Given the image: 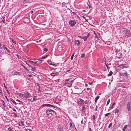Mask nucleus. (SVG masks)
I'll return each instance as SVG.
<instances>
[{"label":"nucleus","instance_id":"1","mask_svg":"<svg viewBox=\"0 0 131 131\" xmlns=\"http://www.w3.org/2000/svg\"><path fill=\"white\" fill-rule=\"evenodd\" d=\"M122 30L125 32V34L126 36H129L131 35V33L130 31L126 28L123 29Z\"/></svg>","mask_w":131,"mask_h":131},{"label":"nucleus","instance_id":"2","mask_svg":"<svg viewBox=\"0 0 131 131\" xmlns=\"http://www.w3.org/2000/svg\"><path fill=\"white\" fill-rule=\"evenodd\" d=\"M24 94V97L26 98H28L30 96V94L27 92H26Z\"/></svg>","mask_w":131,"mask_h":131},{"label":"nucleus","instance_id":"3","mask_svg":"<svg viewBox=\"0 0 131 131\" xmlns=\"http://www.w3.org/2000/svg\"><path fill=\"white\" fill-rule=\"evenodd\" d=\"M69 24L70 26H73L75 25V23L74 21L71 20L69 21Z\"/></svg>","mask_w":131,"mask_h":131},{"label":"nucleus","instance_id":"4","mask_svg":"<svg viewBox=\"0 0 131 131\" xmlns=\"http://www.w3.org/2000/svg\"><path fill=\"white\" fill-rule=\"evenodd\" d=\"M50 75L52 76H55L58 74V73L56 71H53L50 74Z\"/></svg>","mask_w":131,"mask_h":131},{"label":"nucleus","instance_id":"5","mask_svg":"<svg viewBox=\"0 0 131 131\" xmlns=\"http://www.w3.org/2000/svg\"><path fill=\"white\" fill-rule=\"evenodd\" d=\"M119 67L121 68H127V65L125 64H122L119 65Z\"/></svg>","mask_w":131,"mask_h":131},{"label":"nucleus","instance_id":"6","mask_svg":"<svg viewBox=\"0 0 131 131\" xmlns=\"http://www.w3.org/2000/svg\"><path fill=\"white\" fill-rule=\"evenodd\" d=\"M74 42L75 45L77 44L78 46H79L80 45V43L79 40H75Z\"/></svg>","mask_w":131,"mask_h":131},{"label":"nucleus","instance_id":"7","mask_svg":"<svg viewBox=\"0 0 131 131\" xmlns=\"http://www.w3.org/2000/svg\"><path fill=\"white\" fill-rule=\"evenodd\" d=\"M130 104L129 102H128L127 104V108L128 111H129L130 110Z\"/></svg>","mask_w":131,"mask_h":131},{"label":"nucleus","instance_id":"8","mask_svg":"<svg viewBox=\"0 0 131 131\" xmlns=\"http://www.w3.org/2000/svg\"><path fill=\"white\" fill-rule=\"evenodd\" d=\"M50 111H51V110L50 109H48L46 111V113L47 115L50 114Z\"/></svg>","mask_w":131,"mask_h":131},{"label":"nucleus","instance_id":"9","mask_svg":"<svg viewBox=\"0 0 131 131\" xmlns=\"http://www.w3.org/2000/svg\"><path fill=\"white\" fill-rule=\"evenodd\" d=\"M78 37H80L81 38L84 39V40L85 41L86 39L88 37V36H85V37H81L80 36H78Z\"/></svg>","mask_w":131,"mask_h":131},{"label":"nucleus","instance_id":"10","mask_svg":"<svg viewBox=\"0 0 131 131\" xmlns=\"http://www.w3.org/2000/svg\"><path fill=\"white\" fill-rule=\"evenodd\" d=\"M50 114H51V115H53L54 114H56V112H55L54 111L52 110H51V111H50Z\"/></svg>","mask_w":131,"mask_h":131},{"label":"nucleus","instance_id":"11","mask_svg":"<svg viewBox=\"0 0 131 131\" xmlns=\"http://www.w3.org/2000/svg\"><path fill=\"white\" fill-rule=\"evenodd\" d=\"M28 66L29 67L31 68V70L32 71H35V70L36 69L35 67H32L29 65H28Z\"/></svg>","mask_w":131,"mask_h":131},{"label":"nucleus","instance_id":"12","mask_svg":"<svg viewBox=\"0 0 131 131\" xmlns=\"http://www.w3.org/2000/svg\"><path fill=\"white\" fill-rule=\"evenodd\" d=\"M3 20L2 21L3 23H5V20L6 19H7L5 17V16H3L2 17Z\"/></svg>","mask_w":131,"mask_h":131},{"label":"nucleus","instance_id":"13","mask_svg":"<svg viewBox=\"0 0 131 131\" xmlns=\"http://www.w3.org/2000/svg\"><path fill=\"white\" fill-rule=\"evenodd\" d=\"M84 101L82 99H80V101H79V104H82L83 103Z\"/></svg>","mask_w":131,"mask_h":131},{"label":"nucleus","instance_id":"14","mask_svg":"<svg viewBox=\"0 0 131 131\" xmlns=\"http://www.w3.org/2000/svg\"><path fill=\"white\" fill-rule=\"evenodd\" d=\"M3 48L4 49H6V50H7L8 52H10L9 51V50L8 49V48H7L6 47H5V45H3Z\"/></svg>","mask_w":131,"mask_h":131},{"label":"nucleus","instance_id":"15","mask_svg":"<svg viewBox=\"0 0 131 131\" xmlns=\"http://www.w3.org/2000/svg\"><path fill=\"white\" fill-rule=\"evenodd\" d=\"M48 63L50 65H52L54 66H56V65L55 64H53L51 63V61H47Z\"/></svg>","mask_w":131,"mask_h":131},{"label":"nucleus","instance_id":"16","mask_svg":"<svg viewBox=\"0 0 131 131\" xmlns=\"http://www.w3.org/2000/svg\"><path fill=\"white\" fill-rule=\"evenodd\" d=\"M85 106H83L82 107V111L84 113L85 112Z\"/></svg>","mask_w":131,"mask_h":131},{"label":"nucleus","instance_id":"17","mask_svg":"<svg viewBox=\"0 0 131 131\" xmlns=\"http://www.w3.org/2000/svg\"><path fill=\"white\" fill-rule=\"evenodd\" d=\"M21 125H22L23 126L24 125L22 121H20V122H19V123L18 124V125L19 126H20Z\"/></svg>","mask_w":131,"mask_h":131},{"label":"nucleus","instance_id":"18","mask_svg":"<svg viewBox=\"0 0 131 131\" xmlns=\"http://www.w3.org/2000/svg\"><path fill=\"white\" fill-rule=\"evenodd\" d=\"M99 97L100 96L99 95H97L96 96V98L95 99V101L96 102H97V100H98V99L99 98Z\"/></svg>","mask_w":131,"mask_h":131},{"label":"nucleus","instance_id":"19","mask_svg":"<svg viewBox=\"0 0 131 131\" xmlns=\"http://www.w3.org/2000/svg\"><path fill=\"white\" fill-rule=\"evenodd\" d=\"M44 105L47 106H51L52 107H53V105L49 104H45Z\"/></svg>","mask_w":131,"mask_h":131},{"label":"nucleus","instance_id":"20","mask_svg":"<svg viewBox=\"0 0 131 131\" xmlns=\"http://www.w3.org/2000/svg\"><path fill=\"white\" fill-rule=\"evenodd\" d=\"M18 95L20 97H24V94H23L21 93H19L18 94Z\"/></svg>","mask_w":131,"mask_h":131},{"label":"nucleus","instance_id":"21","mask_svg":"<svg viewBox=\"0 0 131 131\" xmlns=\"http://www.w3.org/2000/svg\"><path fill=\"white\" fill-rule=\"evenodd\" d=\"M127 125H125L124 126L123 129V131H125V129L127 128Z\"/></svg>","mask_w":131,"mask_h":131},{"label":"nucleus","instance_id":"22","mask_svg":"<svg viewBox=\"0 0 131 131\" xmlns=\"http://www.w3.org/2000/svg\"><path fill=\"white\" fill-rule=\"evenodd\" d=\"M112 73H113V72L112 71H110V72H109V73L108 74V76H111L112 74Z\"/></svg>","mask_w":131,"mask_h":131},{"label":"nucleus","instance_id":"23","mask_svg":"<svg viewBox=\"0 0 131 131\" xmlns=\"http://www.w3.org/2000/svg\"><path fill=\"white\" fill-rule=\"evenodd\" d=\"M10 100L15 105H16L17 104V103H16L15 101H14V100H13L12 99H11Z\"/></svg>","mask_w":131,"mask_h":131},{"label":"nucleus","instance_id":"24","mask_svg":"<svg viewBox=\"0 0 131 131\" xmlns=\"http://www.w3.org/2000/svg\"><path fill=\"white\" fill-rule=\"evenodd\" d=\"M42 60H40L39 61H37V64H39L41 63L42 62Z\"/></svg>","mask_w":131,"mask_h":131},{"label":"nucleus","instance_id":"25","mask_svg":"<svg viewBox=\"0 0 131 131\" xmlns=\"http://www.w3.org/2000/svg\"><path fill=\"white\" fill-rule=\"evenodd\" d=\"M115 105V103H113L112 105L110 107V108L111 109H112L113 108V106Z\"/></svg>","mask_w":131,"mask_h":131},{"label":"nucleus","instance_id":"26","mask_svg":"<svg viewBox=\"0 0 131 131\" xmlns=\"http://www.w3.org/2000/svg\"><path fill=\"white\" fill-rule=\"evenodd\" d=\"M119 112V110L118 109H116L115 110V113L116 114V113H118Z\"/></svg>","mask_w":131,"mask_h":131},{"label":"nucleus","instance_id":"27","mask_svg":"<svg viewBox=\"0 0 131 131\" xmlns=\"http://www.w3.org/2000/svg\"><path fill=\"white\" fill-rule=\"evenodd\" d=\"M16 101L18 102V103H17V104H20V103L22 102L21 101H20L18 99H17L16 100Z\"/></svg>","mask_w":131,"mask_h":131},{"label":"nucleus","instance_id":"28","mask_svg":"<svg viewBox=\"0 0 131 131\" xmlns=\"http://www.w3.org/2000/svg\"><path fill=\"white\" fill-rule=\"evenodd\" d=\"M48 56V55H47L46 56L42 58L43 59H45L47 58Z\"/></svg>","mask_w":131,"mask_h":131},{"label":"nucleus","instance_id":"29","mask_svg":"<svg viewBox=\"0 0 131 131\" xmlns=\"http://www.w3.org/2000/svg\"><path fill=\"white\" fill-rule=\"evenodd\" d=\"M85 53H83L81 54V57L82 58H83L85 56Z\"/></svg>","mask_w":131,"mask_h":131},{"label":"nucleus","instance_id":"30","mask_svg":"<svg viewBox=\"0 0 131 131\" xmlns=\"http://www.w3.org/2000/svg\"><path fill=\"white\" fill-rule=\"evenodd\" d=\"M2 103L3 105V106L4 107H5V103L4 102V101L3 100H2Z\"/></svg>","mask_w":131,"mask_h":131},{"label":"nucleus","instance_id":"31","mask_svg":"<svg viewBox=\"0 0 131 131\" xmlns=\"http://www.w3.org/2000/svg\"><path fill=\"white\" fill-rule=\"evenodd\" d=\"M34 98H32L30 99H29L28 100H30V101H34Z\"/></svg>","mask_w":131,"mask_h":131},{"label":"nucleus","instance_id":"32","mask_svg":"<svg viewBox=\"0 0 131 131\" xmlns=\"http://www.w3.org/2000/svg\"><path fill=\"white\" fill-rule=\"evenodd\" d=\"M8 131H14L10 127L8 128Z\"/></svg>","mask_w":131,"mask_h":131},{"label":"nucleus","instance_id":"33","mask_svg":"<svg viewBox=\"0 0 131 131\" xmlns=\"http://www.w3.org/2000/svg\"><path fill=\"white\" fill-rule=\"evenodd\" d=\"M28 2V1L27 0H24L23 1V2L24 3H27Z\"/></svg>","mask_w":131,"mask_h":131},{"label":"nucleus","instance_id":"34","mask_svg":"<svg viewBox=\"0 0 131 131\" xmlns=\"http://www.w3.org/2000/svg\"><path fill=\"white\" fill-rule=\"evenodd\" d=\"M74 55V53L72 55V56H71V59L72 60L73 59V56Z\"/></svg>","mask_w":131,"mask_h":131},{"label":"nucleus","instance_id":"35","mask_svg":"<svg viewBox=\"0 0 131 131\" xmlns=\"http://www.w3.org/2000/svg\"><path fill=\"white\" fill-rule=\"evenodd\" d=\"M31 62H32L35 64H37V61H31Z\"/></svg>","mask_w":131,"mask_h":131},{"label":"nucleus","instance_id":"36","mask_svg":"<svg viewBox=\"0 0 131 131\" xmlns=\"http://www.w3.org/2000/svg\"><path fill=\"white\" fill-rule=\"evenodd\" d=\"M110 114V113H108L107 114H105V116H107L108 115H109Z\"/></svg>","mask_w":131,"mask_h":131},{"label":"nucleus","instance_id":"37","mask_svg":"<svg viewBox=\"0 0 131 131\" xmlns=\"http://www.w3.org/2000/svg\"><path fill=\"white\" fill-rule=\"evenodd\" d=\"M110 102V99H108L107 101V103L106 104V105H108V104Z\"/></svg>","mask_w":131,"mask_h":131},{"label":"nucleus","instance_id":"38","mask_svg":"<svg viewBox=\"0 0 131 131\" xmlns=\"http://www.w3.org/2000/svg\"><path fill=\"white\" fill-rule=\"evenodd\" d=\"M12 40L13 43L16 44V42L15 41H14V39H12Z\"/></svg>","mask_w":131,"mask_h":131},{"label":"nucleus","instance_id":"39","mask_svg":"<svg viewBox=\"0 0 131 131\" xmlns=\"http://www.w3.org/2000/svg\"><path fill=\"white\" fill-rule=\"evenodd\" d=\"M13 114H14V115L16 117H17V115L15 113H13Z\"/></svg>","mask_w":131,"mask_h":131},{"label":"nucleus","instance_id":"40","mask_svg":"<svg viewBox=\"0 0 131 131\" xmlns=\"http://www.w3.org/2000/svg\"><path fill=\"white\" fill-rule=\"evenodd\" d=\"M93 119L95 120V115H93Z\"/></svg>","mask_w":131,"mask_h":131},{"label":"nucleus","instance_id":"41","mask_svg":"<svg viewBox=\"0 0 131 131\" xmlns=\"http://www.w3.org/2000/svg\"><path fill=\"white\" fill-rule=\"evenodd\" d=\"M112 124L111 123L110 124V125H109L108 126V128H110V126H111Z\"/></svg>","mask_w":131,"mask_h":131},{"label":"nucleus","instance_id":"42","mask_svg":"<svg viewBox=\"0 0 131 131\" xmlns=\"http://www.w3.org/2000/svg\"><path fill=\"white\" fill-rule=\"evenodd\" d=\"M5 97L6 98V100H7L8 101H9V100L7 98V96H5Z\"/></svg>","mask_w":131,"mask_h":131},{"label":"nucleus","instance_id":"43","mask_svg":"<svg viewBox=\"0 0 131 131\" xmlns=\"http://www.w3.org/2000/svg\"><path fill=\"white\" fill-rule=\"evenodd\" d=\"M72 123H70V125L71 127H72Z\"/></svg>","mask_w":131,"mask_h":131},{"label":"nucleus","instance_id":"44","mask_svg":"<svg viewBox=\"0 0 131 131\" xmlns=\"http://www.w3.org/2000/svg\"><path fill=\"white\" fill-rule=\"evenodd\" d=\"M88 7L87 6V8H88L89 7V8H90V6L88 4Z\"/></svg>","mask_w":131,"mask_h":131},{"label":"nucleus","instance_id":"45","mask_svg":"<svg viewBox=\"0 0 131 131\" xmlns=\"http://www.w3.org/2000/svg\"><path fill=\"white\" fill-rule=\"evenodd\" d=\"M41 41V40H39V41H36V42H37V43H38V42H40Z\"/></svg>","mask_w":131,"mask_h":131},{"label":"nucleus","instance_id":"46","mask_svg":"<svg viewBox=\"0 0 131 131\" xmlns=\"http://www.w3.org/2000/svg\"><path fill=\"white\" fill-rule=\"evenodd\" d=\"M124 74H125V76H127V73L126 72L124 73Z\"/></svg>","mask_w":131,"mask_h":131},{"label":"nucleus","instance_id":"47","mask_svg":"<svg viewBox=\"0 0 131 131\" xmlns=\"http://www.w3.org/2000/svg\"><path fill=\"white\" fill-rule=\"evenodd\" d=\"M44 49L45 51H47V49L46 48H44Z\"/></svg>","mask_w":131,"mask_h":131},{"label":"nucleus","instance_id":"48","mask_svg":"<svg viewBox=\"0 0 131 131\" xmlns=\"http://www.w3.org/2000/svg\"><path fill=\"white\" fill-rule=\"evenodd\" d=\"M13 111H15V112H16V110L15 108H13Z\"/></svg>","mask_w":131,"mask_h":131},{"label":"nucleus","instance_id":"49","mask_svg":"<svg viewBox=\"0 0 131 131\" xmlns=\"http://www.w3.org/2000/svg\"><path fill=\"white\" fill-rule=\"evenodd\" d=\"M33 12L32 11H31L30 12V13L31 14H32Z\"/></svg>","mask_w":131,"mask_h":131},{"label":"nucleus","instance_id":"50","mask_svg":"<svg viewBox=\"0 0 131 131\" xmlns=\"http://www.w3.org/2000/svg\"><path fill=\"white\" fill-rule=\"evenodd\" d=\"M91 131V128H89V131Z\"/></svg>","mask_w":131,"mask_h":131},{"label":"nucleus","instance_id":"51","mask_svg":"<svg viewBox=\"0 0 131 131\" xmlns=\"http://www.w3.org/2000/svg\"><path fill=\"white\" fill-rule=\"evenodd\" d=\"M69 80V79H68L65 80L66 81H68Z\"/></svg>","mask_w":131,"mask_h":131},{"label":"nucleus","instance_id":"52","mask_svg":"<svg viewBox=\"0 0 131 131\" xmlns=\"http://www.w3.org/2000/svg\"><path fill=\"white\" fill-rule=\"evenodd\" d=\"M105 64L106 66H107V64L106 63V62H105Z\"/></svg>","mask_w":131,"mask_h":131},{"label":"nucleus","instance_id":"53","mask_svg":"<svg viewBox=\"0 0 131 131\" xmlns=\"http://www.w3.org/2000/svg\"><path fill=\"white\" fill-rule=\"evenodd\" d=\"M86 89L88 90H89L90 89V88H87Z\"/></svg>","mask_w":131,"mask_h":131},{"label":"nucleus","instance_id":"54","mask_svg":"<svg viewBox=\"0 0 131 131\" xmlns=\"http://www.w3.org/2000/svg\"><path fill=\"white\" fill-rule=\"evenodd\" d=\"M89 84H90L91 85V84H92V83H90V82H89Z\"/></svg>","mask_w":131,"mask_h":131},{"label":"nucleus","instance_id":"55","mask_svg":"<svg viewBox=\"0 0 131 131\" xmlns=\"http://www.w3.org/2000/svg\"><path fill=\"white\" fill-rule=\"evenodd\" d=\"M4 87L6 89L7 88V87H6V86H5V85H4Z\"/></svg>","mask_w":131,"mask_h":131},{"label":"nucleus","instance_id":"56","mask_svg":"<svg viewBox=\"0 0 131 131\" xmlns=\"http://www.w3.org/2000/svg\"><path fill=\"white\" fill-rule=\"evenodd\" d=\"M106 66V67H107V69L108 68V65H107V66Z\"/></svg>","mask_w":131,"mask_h":131},{"label":"nucleus","instance_id":"57","mask_svg":"<svg viewBox=\"0 0 131 131\" xmlns=\"http://www.w3.org/2000/svg\"><path fill=\"white\" fill-rule=\"evenodd\" d=\"M29 77H31V75H29Z\"/></svg>","mask_w":131,"mask_h":131},{"label":"nucleus","instance_id":"58","mask_svg":"<svg viewBox=\"0 0 131 131\" xmlns=\"http://www.w3.org/2000/svg\"><path fill=\"white\" fill-rule=\"evenodd\" d=\"M83 18H85V17L83 16Z\"/></svg>","mask_w":131,"mask_h":131},{"label":"nucleus","instance_id":"59","mask_svg":"<svg viewBox=\"0 0 131 131\" xmlns=\"http://www.w3.org/2000/svg\"><path fill=\"white\" fill-rule=\"evenodd\" d=\"M70 70H67V72H68Z\"/></svg>","mask_w":131,"mask_h":131},{"label":"nucleus","instance_id":"60","mask_svg":"<svg viewBox=\"0 0 131 131\" xmlns=\"http://www.w3.org/2000/svg\"><path fill=\"white\" fill-rule=\"evenodd\" d=\"M1 43H0V47H1Z\"/></svg>","mask_w":131,"mask_h":131},{"label":"nucleus","instance_id":"61","mask_svg":"<svg viewBox=\"0 0 131 131\" xmlns=\"http://www.w3.org/2000/svg\"><path fill=\"white\" fill-rule=\"evenodd\" d=\"M83 11H84V12H85V10H83Z\"/></svg>","mask_w":131,"mask_h":131},{"label":"nucleus","instance_id":"62","mask_svg":"<svg viewBox=\"0 0 131 131\" xmlns=\"http://www.w3.org/2000/svg\"><path fill=\"white\" fill-rule=\"evenodd\" d=\"M83 121H81V123Z\"/></svg>","mask_w":131,"mask_h":131},{"label":"nucleus","instance_id":"63","mask_svg":"<svg viewBox=\"0 0 131 131\" xmlns=\"http://www.w3.org/2000/svg\"><path fill=\"white\" fill-rule=\"evenodd\" d=\"M8 93H9V92H8Z\"/></svg>","mask_w":131,"mask_h":131},{"label":"nucleus","instance_id":"64","mask_svg":"<svg viewBox=\"0 0 131 131\" xmlns=\"http://www.w3.org/2000/svg\"><path fill=\"white\" fill-rule=\"evenodd\" d=\"M85 85H86V86H87V84H85Z\"/></svg>","mask_w":131,"mask_h":131}]
</instances>
